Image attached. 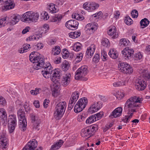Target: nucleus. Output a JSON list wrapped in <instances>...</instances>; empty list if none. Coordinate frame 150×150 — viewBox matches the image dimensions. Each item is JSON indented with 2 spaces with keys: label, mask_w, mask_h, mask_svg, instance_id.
Segmentation results:
<instances>
[{
  "label": "nucleus",
  "mask_w": 150,
  "mask_h": 150,
  "mask_svg": "<svg viewBox=\"0 0 150 150\" xmlns=\"http://www.w3.org/2000/svg\"><path fill=\"white\" fill-rule=\"evenodd\" d=\"M30 62L34 64L33 68L38 70L43 68L44 70L42 71L41 74L46 79L50 78L51 80L54 83H56L57 79H59L61 73L58 69H53L50 63L49 62L45 63V59L41 55L36 52H32L29 55Z\"/></svg>",
  "instance_id": "f257e3e1"
},
{
  "label": "nucleus",
  "mask_w": 150,
  "mask_h": 150,
  "mask_svg": "<svg viewBox=\"0 0 150 150\" xmlns=\"http://www.w3.org/2000/svg\"><path fill=\"white\" fill-rule=\"evenodd\" d=\"M142 100V98L135 96L132 97L127 100L125 106L128 108V113L129 115H126L123 118L122 120L123 122L126 123L129 122L133 115V112H136V109L139 106V104L138 103H141Z\"/></svg>",
  "instance_id": "f03ea898"
},
{
  "label": "nucleus",
  "mask_w": 150,
  "mask_h": 150,
  "mask_svg": "<svg viewBox=\"0 0 150 150\" xmlns=\"http://www.w3.org/2000/svg\"><path fill=\"white\" fill-rule=\"evenodd\" d=\"M67 106V103L65 101L59 102L57 103L54 112V116L56 120H59L63 117Z\"/></svg>",
  "instance_id": "7ed1b4c3"
},
{
  "label": "nucleus",
  "mask_w": 150,
  "mask_h": 150,
  "mask_svg": "<svg viewBox=\"0 0 150 150\" xmlns=\"http://www.w3.org/2000/svg\"><path fill=\"white\" fill-rule=\"evenodd\" d=\"M98 125L97 124L92 125L89 127L83 129L81 131V135L83 137L89 138L93 136L98 131Z\"/></svg>",
  "instance_id": "20e7f679"
},
{
  "label": "nucleus",
  "mask_w": 150,
  "mask_h": 150,
  "mask_svg": "<svg viewBox=\"0 0 150 150\" xmlns=\"http://www.w3.org/2000/svg\"><path fill=\"white\" fill-rule=\"evenodd\" d=\"M18 118L19 120L18 123L20 129L23 131H25L27 129V121L25 113L23 110L19 109L17 112Z\"/></svg>",
  "instance_id": "39448f33"
},
{
  "label": "nucleus",
  "mask_w": 150,
  "mask_h": 150,
  "mask_svg": "<svg viewBox=\"0 0 150 150\" xmlns=\"http://www.w3.org/2000/svg\"><path fill=\"white\" fill-rule=\"evenodd\" d=\"M87 68V67L85 65L82 66L79 68L75 72V79L78 80L87 81V78L84 77L88 72Z\"/></svg>",
  "instance_id": "423d86ee"
},
{
  "label": "nucleus",
  "mask_w": 150,
  "mask_h": 150,
  "mask_svg": "<svg viewBox=\"0 0 150 150\" xmlns=\"http://www.w3.org/2000/svg\"><path fill=\"white\" fill-rule=\"evenodd\" d=\"M39 14L38 13H35L32 11H28L24 13L22 19L24 22L29 21L36 22L38 19Z\"/></svg>",
  "instance_id": "0eeeda50"
},
{
  "label": "nucleus",
  "mask_w": 150,
  "mask_h": 150,
  "mask_svg": "<svg viewBox=\"0 0 150 150\" xmlns=\"http://www.w3.org/2000/svg\"><path fill=\"white\" fill-rule=\"evenodd\" d=\"M87 99L85 97L80 99L75 105L74 110L76 113L81 111L86 107L88 104Z\"/></svg>",
  "instance_id": "6e6552de"
},
{
  "label": "nucleus",
  "mask_w": 150,
  "mask_h": 150,
  "mask_svg": "<svg viewBox=\"0 0 150 150\" xmlns=\"http://www.w3.org/2000/svg\"><path fill=\"white\" fill-rule=\"evenodd\" d=\"M119 70L124 74H128L132 73L133 69L131 66L127 62H121L118 65Z\"/></svg>",
  "instance_id": "1a4fd4ad"
},
{
  "label": "nucleus",
  "mask_w": 150,
  "mask_h": 150,
  "mask_svg": "<svg viewBox=\"0 0 150 150\" xmlns=\"http://www.w3.org/2000/svg\"><path fill=\"white\" fill-rule=\"evenodd\" d=\"M8 122V129L10 133H12L15 129L17 125L16 116L14 115H11L9 116Z\"/></svg>",
  "instance_id": "9d476101"
},
{
  "label": "nucleus",
  "mask_w": 150,
  "mask_h": 150,
  "mask_svg": "<svg viewBox=\"0 0 150 150\" xmlns=\"http://www.w3.org/2000/svg\"><path fill=\"white\" fill-rule=\"evenodd\" d=\"M8 145V140L6 138V132L3 131L0 136V147L2 150H6Z\"/></svg>",
  "instance_id": "9b49d317"
},
{
  "label": "nucleus",
  "mask_w": 150,
  "mask_h": 150,
  "mask_svg": "<svg viewBox=\"0 0 150 150\" xmlns=\"http://www.w3.org/2000/svg\"><path fill=\"white\" fill-rule=\"evenodd\" d=\"M79 95V93L78 91H75L72 93L69 101L68 106V110H69L72 109L78 99Z\"/></svg>",
  "instance_id": "f8f14e48"
},
{
  "label": "nucleus",
  "mask_w": 150,
  "mask_h": 150,
  "mask_svg": "<svg viewBox=\"0 0 150 150\" xmlns=\"http://www.w3.org/2000/svg\"><path fill=\"white\" fill-rule=\"evenodd\" d=\"M146 80L142 78L138 79L135 83V88L138 91L144 90L146 88Z\"/></svg>",
  "instance_id": "ddd939ff"
},
{
  "label": "nucleus",
  "mask_w": 150,
  "mask_h": 150,
  "mask_svg": "<svg viewBox=\"0 0 150 150\" xmlns=\"http://www.w3.org/2000/svg\"><path fill=\"white\" fill-rule=\"evenodd\" d=\"M103 103L102 102L98 101L93 102L92 104L88 109V112L93 113L97 112L102 107Z\"/></svg>",
  "instance_id": "4468645a"
},
{
  "label": "nucleus",
  "mask_w": 150,
  "mask_h": 150,
  "mask_svg": "<svg viewBox=\"0 0 150 150\" xmlns=\"http://www.w3.org/2000/svg\"><path fill=\"white\" fill-rule=\"evenodd\" d=\"M99 6V4L98 3L93 2H86L83 4V7L84 9L89 12L97 9Z\"/></svg>",
  "instance_id": "2eb2a0df"
},
{
  "label": "nucleus",
  "mask_w": 150,
  "mask_h": 150,
  "mask_svg": "<svg viewBox=\"0 0 150 150\" xmlns=\"http://www.w3.org/2000/svg\"><path fill=\"white\" fill-rule=\"evenodd\" d=\"M5 3V4L2 6V9L4 11H7L13 8L15 6V4L14 3L13 0H0Z\"/></svg>",
  "instance_id": "dca6fc26"
},
{
  "label": "nucleus",
  "mask_w": 150,
  "mask_h": 150,
  "mask_svg": "<svg viewBox=\"0 0 150 150\" xmlns=\"http://www.w3.org/2000/svg\"><path fill=\"white\" fill-rule=\"evenodd\" d=\"M134 52V50L130 49L129 47H126L122 51L123 56L125 59H130Z\"/></svg>",
  "instance_id": "f3484780"
},
{
  "label": "nucleus",
  "mask_w": 150,
  "mask_h": 150,
  "mask_svg": "<svg viewBox=\"0 0 150 150\" xmlns=\"http://www.w3.org/2000/svg\"><path fill=\"white\" fill-rule=\"evenodd\" d=\"M79 24L78 22L76 20H71L66 22L65 25L68 29L74 30L77 28Z\"/></svg>",
  "instance_id": "a211bd4d"
},
{
  "label": "nucleus",
  "mask_w": 150,
  "mask_h": 150,
  "mask_svg": "<svg viewBox=\"0 0 150 150\" xmlns=\"http://www.w3.org/2000/svg\"><path fill=\"white\" fill-rule=\"evenodd\" d=\"M96 25L93 23H89L85 26L84 30L88 34H93L97 29Z\"/></svg>",
  "instance_id": "6ab92c4d"
},
{
  "label": "nucleus",
  "mask_w": 150,
  "mask_h": 150,
  "mask_svg": "<svg viewBox=\"0 0 150 150\" xmlns=\"http://www.w3.org/2000/svg\"><path fill=\"white\" fill-rule=\"evenodd\" d=\"M71 77L70 73H67L64 74L62 76L61 81L62 85L64 87H66L69 85L71 81Z\"/></svg>",
  "instance_id": "aec40b11"
},
{
  "label": "nucleus",
  "mask_w": 150,
  "mask_h": 150,
  "mask_svg": "<svg viewBox=\"0 0 150 150\" xmlns=\"http://www.w3.org/2000/svg\"><path fill=\"white\" fill-rule=\"evenodd\" d=\"M31 117L32 120V122L33 123V128L36 130L38 131L39 129L38 127L39 126L40 123V119L38 117L33 114L31 115Z\"/></svg>",
  "instance_id": "412c9836"
},
{
  "label": "nucleus",
  "mask_w": 150,
  "mask_h": 150,
  "mask_svg": "<svg viewBox=\"0 0 150 150\" xmlns=\"http://www.w3.org/2000/svg\"><path fill=\"white\" fill-rule=\"evenodd\" d=\"M122 109L121 107H118L115 108L109 116L112 118L120 117L122 114Z\"/></svg>",
  "instance_id": "4be33fe9"
},
{
  "label": "nucleus",
  "mask_w": 150,
  "mask_h": 150,
  "mask_svg": "<svg viewBox=\"0 0 150 150\" xmlns=\"http://www.w3.org/2000/svg\"><path fill=\"white\" fill-rule=\"evenodd\" d=\"M96 50V46L94 44L91 45L88 47L86 52L85 56L87 57L90 58L93 55Z\"/></svg>",
  "instance_id": "5701e85b"
},
{
  "label": "nucleus",
  "mask_w": 150,
  "mask_h": 150,
  "mask_svg": "<svg viewBox=\"0 0 150 150\" xmlns=\"http://www.w3.org/2000/svg\"><path fill=\"white\" fill-rule=\"evenodd\" d=\"M117 30L116 27L114 26H111L109 28V30L108 31V35L112 36L113 38H116L118 36V33L116 32Z\"/></svg>",
  "instance_id": "b1692460"
},
{
  "label": "nucleus",
  "mask_w": 150,
  "mask_h": 150,
  "mask_svg": "<svg viewBox=\"0 0 150 150\" xmlns=\"http://www.w3.org/2000/svg\"><path fill=\"white\" fill-rule=\"evenodd\" d=\"M30 150H34L38 146V142L35 139H33L26 145Z\"/></svg>",
  "instance_id": "393cba45"
},
{
  "label": "nucleus",
  "mask_w": 150,
  "mask_h": 150,
  "mask_svg": "<svg viewBox=\"0 0 150 150\" xmlns=\"http://www.w3.org/2000/svg\"><path fill=\"white\" fill-rule=\"evenodd\" d=\"M47 8L49 12L51 13H54L58 11L57 6L53 3H50L48 4Z\"/></svg>",
  "instance_id": "a878e982"
},
{
  "label": "nucleus",
  "mask_w": 150,
  "mask_h": 150,
  "mask_svg": "<svg viewBox=\"0 0 150 150\" xmlns=\"http://www.w3.org/2000/svg\"><path fill=\"white\" fill-rule=\"evenodd\" d=\"M11 20L10 21L11 25H14L18 23L21 19V16L18 14H13L11 16Z\"/></svg>",
  "instance_id": "bb28decb"
},
{
  "label": "nucleus",
  "mask_w": 150,
  "mask_h": 150,
  "mask_svg": "<svg viewBox=\"0 0 150 150\" xmlns=\"http://www.w3.org/2000/svg\"><path fill=\"white\" fill-rule=\"evenodd\" d=\"M63 143L64 142L62 140H59L58 142L52 145L49 150H57L61 146Z\"/></svg>",
  "instance_id": "cd10ccee"
},
{
  "label": "nucleus",
  "mask_w": 150,
  "mask_h": 150,
  "mask_svg": "<svg viewBox=\"0 0 150 150\" xmlns=\"http://www.w3.org/2000/svg\"><path fill=\"white\" fill-rule=\"evenodd\" d=\"M63 17L62 15L60 14H56L55 16H52L51 20L52 22H55L58 24L60 23Z\"/></svg>",
  "instance_id": "c85d7f7f"
},
{
  "label": "nucleus",
  "mask_w": 150,
  "mask_h": 150,
  "mask_svg": "<svg viewBox=\"0 0 150 150\" xmlns=\"http://www.w3.org/2000/svg\"><path fill=\"white\" fill-rule=\"evenodd\" d=\"M110 57L113 59H116L118 58V52L115 49H112L110 50L108 53Z\"/></svg>",
  "instance_id": "c756f323"
},
{
  "label": "nucleus",
  "mask_w": 150,
  "mask_h": 150,
  "mask_svg": "<svg viewBox=\"0 0 150 150\" xmlns=\"http://www.w3.org/2000/svg\"><path fill=\"white\" fill-rule=\"evenodd\" d=\"M126 81L125 79L119 80L113 83V85L115 87H119L125 85Z\"/></svg>",
  "instance_id": "7c9ffc66"
},
{
  "label": "nucleus",
  "mask_w": 150,
  "mask_h": 150,
  "mask_svg": "<svg viewBox=\"0 0 150 150\" xmlns=\"http://www.w3.org/2000/svg\"><path fill=\"white\" fill-rule=\"evenodd\" d=\"M141 28H142L146 27L149 24V21L146 18L142 19L140 21Z\"/></svg>",
  "instance_id": "2f4dec72"
},
{
  "label": "nucleus",
  "mask_w": 150,
  "mask_h": 150,
  "mask_svg": "<svg viewBox=\"0 0 150 150\" xmlns=\"http://www.w3.org/2000/svg\"><path fill=\"white\" fill-rule=\"evenodd\" d=\"M115 96L118 100H120L123 99L125 96V93L122 90L118 91L115 94Z\"/></svg>",
  "instance_id": "473e14b6"
},
{
  "label": "nucleus",
  "mask_w": 150,
  "mask_h": 150,
  "mask_svg": "<svg viewBox=\"0 0 150 150\" xmlns=\"http://www.w3.org/2000/svg\"><path fill=\"white\" fill-rule=\"evenodd\" d=\"M52 53L54 55H57L59 54L61 52V49L59 46H56L52 48Z\"/></svg>",
  "instance_id": "72a5a7b5"
},
{
  "label": "nucleus",
  "mask_w": 150,
  "mask_h": 150,
  "mask_svg": "<svg viewBox=\"0 0 150 150\" xmlns=\"http://www.w3.org/2000/svg\"><path fill=\"white\" fill-rule=\"evenodd\" d=\"M52 95L54 97H57L59 94V87L56 85L53 88L52 90Z\"/></svg>",
  "instance_id": "f704fd0d"
},
{
  "label": "nucleus",
  "mask_w": 150,
  "mask_h": 150,
  "mask_svg": "<svg viewBox=\"0 0 150 150\" xmlns=\"http://www.w3.org/2000/svg\"><path fill=\"white\" fill-rule=\"evenodd\" d=\"M129 41L127 39L123 38L120 39V46L122 47L129 45Z\"/></svg>",
  "instance_id": "c9c22d12"
},
{
  "label": "nucleus",
  "mask_w": 150,
  "mask_h": 150,
  "mask_svg": "<svg viewBox=\"0 0 150 150\" xmlns=\"http://www.w3.org/2000/svg\"><path fill=\"white\" fill-rule=\"evenodd\" d=\"M30 45L29 44H25L23 45V47L20 48L18 50V52L20 53H23L27 52V50L30 47Z\"/></svg>",
  "instance_id": "e433bc0d"
},
{
  "label": "nucleus",
  "mask_w": 150,
  "mask_h": 150,
  "mask_svg": "<svg viewBox=\"0 0 150 150\" xmlns=\"http://www.w3.org/2000/svg\"><path fill=\"white\" fill-rule=\"evenodd\" d=\"M96 118L93 115L88 117L86 120V122L87 124H89L96 121Z\"/></svg>",
  "instance_id": "4c0bfd02"
},
{
  "label": "nucleus",
  "mask_w": 150,
  "mask_h": 150,
  "mask_svg": "<svg viewBox=\"0 0 150 150\" xmlns=\"http://www.w3.org/2000/svg\"><path fill=\"white\" fill-rule=\"evenodd\" d=\"M69 66V64L68 62L67 61L64 62L62 64V70L65 71H67L68 70Z\"/></svg>",
  "instance_id": "58836bf2"
},
{
  "label": "nucleus",
  "mask_w": 150,
  "mask_h": 150,
  "mask_svg": "<svg viewBox=\"0 0 150 150\" xmlns=\"http://www.w3.org/2000/svg\"><path fill=\"white\" fill-rule=\"evenodd\" d=\"M102 45L106 47H108L110 46V43L108 40L106 38H103L102 39L101 42Z\"/></svg>",
  "instance_id": "ea45409f"
},
{
  "label": "nucleus",
  "mask_w": 150,
  "mask_h": 150,
  "mask_svg": "<svg viewBox=\"0 0 150 150\" xmlns=\"http://www.w3.org/2000/svg\"><path fill=\"white\" fill-rule=\"evenodd\" d=\"M143 57L142 53L140 52L136 53L133 56V58L135 60H139L142 59Z\"/></svg>",
  "instance_id": "a19ab883"
},
{
  "label": "nucleus",
  "mask_w": 150,
  "mask_h": 150,
  "mask_svg": "<svg viewBox=\"0 0 150 150\" xmlns=\"http://www.w3.org/2000/svg\"><path fill=\"white\" fill-rule=\"evenodd\" d=\"M72 17L73 18H75L77 20L80 21L83 20L84 19V18L83 16L77 13L72 14Z\"/></svg>",
  "instance_id": "79ce46f5"
},
{
  "label": "nucleus",
  "mask_w": 150,
  "mask_h": 150,
  "mask_svg": "<svg viewBox=\"0 0 150 150\" xmlns=\"http://www.w3.org/2000/svg\"><path fill=\"white\" fill-rule=\"evenodd\" d=\"M142 76L144 79H150V72H149L147 70H145L142 73Z\"/></svg>",
  "instance_id": "37998d69"
},
{
  "label": "nucleus",
  "mask_w": 150,
  "mask_h": 150,
  "mask_svg": "<svg viewBox=\"0 0 150 150\" xmlns=\"http://www.w3.org/2000/svg\"><path fill=\"white\" fill-rule=\"evenodd\" d=\"M82 47L81 45L79 42H77L73 46V50L76 52L79 51L81 49Z\"/></svg>",
  "instance_id": "c03bdc74"
},
{
  "label": "nucleus",
  "mask_w": 150,
  "mask_h": 150,
  "mask_svg": "<svg viewBox=\"0 0 150 150\" xmlns=\"http://www.w3.org/2000/svg\"><path fill=\"white\" fill-rule=\"evenodd\" d=\"M0 112H1L2 115L1 116V119H2L3 120L7 118V114L5 109L3 108L0 109Z\"/></svg>",
  "instance_id": "a18cd8bd"
},
{
  "label": "nucleus",
  "mask_w": 150,
  "mask_h": 150,
  "mask_svg": "<svg viewBox=\"0 0 150 150\" xmlns=\"http://www.w3.org/2000/svg\"><path fill=\"white\" fill-rule=\"evenodd\" d=\"M62 54L63 58L66 59L69 57V53L67 49H64L62 51Z\"/></svg>",
  "instance_id": "49530a36"
},
{
  "label": "nucleus",
  "mask_w": 150,
  "mask_h": 150,
  "mask_svg": "<svg viewBox=\"0 0 150 150\" xmlns=\"http://www.w3.org/2000/svg\"><path fill=\"white\" fill-rule=\"evenodd\" d=\"M83 57V54L82 52H80L77 54L75 60L77 63L81 61Z\"/></svg>",
  "instance_id": "de8ad7c7"
},
{
  "label": "nucleus",
  "mask_w": 150,
  "mask_h": 150,
  "mask_svg": "<svg viewBox=\"0 0 150 150\" xmlns=\"http://www.w3.org/2000/svg\"><path fill=\"white\" fill-rule=\"evenodd\" d=\"M125 23L128 25H130L133 23L132 20L129 16H126L125 18Z\"/></svg>",
  "instance_id": "09e8293b"
},
{
  "label": "nucleus",
  "mask_w": 150,
  "mask_h": 150,
  "mask_svg": "<svg viewBox=\"0 0 150 150\" xmlns=\"http://www.w3.org/2000/svg\"><path fill=\"white\" fill-rule=\"evenodd\" d=\"M100 56L98 54H95L92 59L93 62L95 63L98 62L100 60Z\"/></svg>",
  "instance_id": "8fccbe9b"
},
{
  "label": "nucleus",
  "mask_w": 150,
  "mask_h": 150,
  "mask_svg": "<svg viewBox=\"0 0 150 150\" xmlns=\"http://www.w3.org/2000/svg\"><path fill=\"white\" fill-rule=\"evenodd\" d=\"M131 14L133 18H137L138 16V12L136 10L134 9L132 10Z\"/></svg>",
  "instance_id": "3c124183"
},
{
  "label": "nucleus",
  "mask_w": 150,
  "mask_h": 150,
  "mask_svg": "<svg viewBox=\"0 0 150 150\" xmlns=\"http://www.w3.org/2000/svg\"><path fill=\"white\" fill-rule=\"evenodd\" d=\"M41 90V89L40 88H36L35 90H31L30 91V93L32 95H36L39 93V91Z\"/></svg>",
  "instance_id": "603ef678"
},
{
  "label": "nucleus",
  "mask_w": 150,
  "mask_h": 150,
  "mask_svg": "<svg viewBox=\"0 0 150 150\" xmlns=\"http://www.w3.org/2000/svg\"><path fill=\"white\" fill-rule=\"evenodd\" d=\"M101 58L104 61L107 59L108 55L105 52L103 51L101 52Z\"/></svg>",
  "instance_id": "864d4df0"
},
{
  "label": "nucleus",
  "mask_w": 150,
  "mask_h": 150,
  "mask_svg": "<svg viewBox=\"0 0 150 150\" xmlns=\"http://www.w3.org/2000/svg\"><path fill=\"white\" fill-rule=\"evenodd\" d=\"M37 36H35V35H33V36H30L26 39V40H29V41H32V40H38V39H39V37H37Z\"/></svg>",
  "instance_id": "5fc2aeb1"
},
{
  "label": "nucleus",
  "mask_w": 150,
  "mask_h": 150,
  "mask_svg": "<svg viewBox=\"0 0 150 150\" xmlns=\"http://www.w3.org/2000/svg\"><path fill=\"white\" fill-rule=\"evenodd\" d=\"M6 101L5 99L2 96L0 97V105L5 106L6 104Z\"/></svg>",
  "instance_id": "6e6d98bb"
},
{
  "label": "nucleus",
  "mask_w": 150,
  "mask_h": 150,
  "mask_svg": "<svg viewBox=\"0 0 150 150\" xmlns=\"http://www.w3.org/2000/svg\"><path fill=\"white\" fill-rule=\"evenodd\" d=\"M6 18L5 17L0 19V27L4 26L5 25L6 23Z\"/></svg>",
  "instance_id": "4d7b16f0"
},
{
  "label": "nucleus",
  "mask_w": 150,
  "mask_h": 150,
  "mask_svg": "<svg viewBox=\"0 0 150 150\" xmlns=\"http://www.w3.org/2000/svg\"><path fill=\"white\" fill-rule=\"evenodd\" d=\"M120 15V13L119 11H115L114 12V18L116 19H118Z\"/></svg>",
  "instance_id": "13d9d810"
},
{
  "label": "nucleus",
  "mask_w": 150,
  "mask_h": 150,
  "mask_svg": "<svg viewBox=\"0 0 150 150\" xmlns=\"http://www.w3.org/2000/svg\"><path fill=\"white\" fill-rule=\"evenodd\" d=\"M103 115V114L102 113L101 114L100 112L96 114L93 115L94 116H95L96 118V121L100 119Z\"/></svg>",
  "instance_id": "bf43d9fd"
},
{
  "label": "nucleus",
  "mask_w": 150,
  "mask_h": 150,
  "mask_svg": "<svg viewBox=\"0 0 150 150\" xmlns=\"http://www.w3.org/2000/svg\"><path fill=\"white\" fill-rule=\"evenodd\" d=\"M73 34L75 35L76 38L79 37L81 34V31L80 30L75 31L73 32Z\"/></svg>",
  "instance_id": "052dcab7"
},
{
  "label": "nucleus",
  "mask_w": 150,
  "mask_h": 150,
  "mask_svg": "<svg viewBox=\"0 0 150 150\" xmlns=\"http://www.w3.org/2000/svg\"><path fill=\"white\" fill-rule=\"evenodd\" d=\"M57 40L55 39H51L49 40L48 43L49 45H51L54 44L56 42Z\"/></svg>",
  "instance_id": "680f3d73"
},
{
  "label": "nucleus",
  "mask_w": 150,
  "mask_h": 150,
  "mask_svg": "<svg viewBox=\"0 0 150 150\" xmlns=\"http://www.w3.org/2000/svg\"><path fill=\"white\" fill-rule=\"evenodd\" d=\"M50 102V101L48 99H45L44 100L43 102V105L45 108H47L48 106V104Z\"/></svg>",
  "instance_id": "e2e57ef3"
},
{
  "label": "nucleus",
  "mask_w": 150,
  "mask_h": 150,
  "mask_svg": "<svg viewBox=\"0 0 150 150\" xmlns=\"http://www.w3.org/2000/svg\"><path fill=\"white\" fill-rule=\"evenodd\" d=\"M36 47V49H37V50H40L43 47V45L42 43H38L36 45H35Z\"/></svg>",
  "instance_id": "0e129e2a"
},
{
  "label": "nucleus",
  "mask_w": 150,
  "mask_h": 150,
  "mask_svg": "<svg viewBox=\"0 0 150 150\" xmlns=\"http://www.w3.org/2000/svg\"><path fill=\"white\" fill-rule=\"evenodd\" d=\"M49 26L47 24H45L43 26L42 30H45V32H46L49 29Z\"/></svg>",
  "instance_id": "69168bd1"
},
{
  "label": "nucleus",
  "mask_w": 150,
  "mask_h": 150,
  "mask_svg": "<svg viewBox=\"0 0 150 150\" xmlns=\"http://www.w3.org/2000/svg\"><path fill=\"white\" fill-rule=\"evenodd\" d=\"M33 104L36 108H39L40 107L39 102L38 100H35L33 102Z\"/></svg>",
  "instance_id": "338daca9"
},
{
  "label": "nucleus",
  "mask_w": 150,
  "mask_h": 150,
  "mask_svg": "<svg viewBox=\"0 0 150 150\" xmlns=\"http://www.w3.org/2000/svg\"><path fill=\"white\" fill-rule=\"evenodd\" d=\"M30 28L29 27H26L22 31V33L23 34H25L29 31Z\"/></svg>",
  "instance_id": "774afa93"
}]
</instances>
